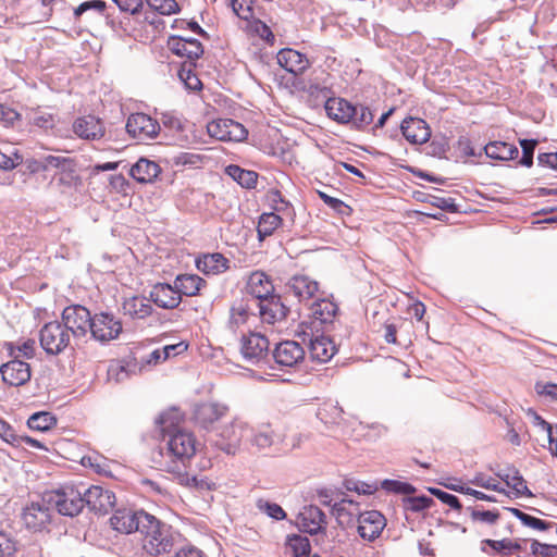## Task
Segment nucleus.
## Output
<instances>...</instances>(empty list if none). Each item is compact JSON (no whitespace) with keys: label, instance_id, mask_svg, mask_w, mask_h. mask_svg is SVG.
Instances as JSON below:
<instances>
[{"label":"nucleus","instance_id":"1","mask_svg":"<svg viewBox=\"0 0 557 557\" xmlns=\"http://www.w3.org/2000/svg\"><path fill=\"white\" fill-rule=\"evenodd\" d=\"M143 517L140 528L143 550L153 557L170 554L174 547L172 528L150 513Z\"/></svg>","mask_w":557,"mask_h":557},{"label":"nucleus","instance_id":"2","mask_svg":"<svg viewBox=\"0 0 557 557\" xmlns=\"http://www.w3.org/2000/svg\"><path fill=\"white\" fill-rule=\"evenodd\" d=\"M269 359V341L260 333L246 336V377L264 380L273 375Z\"/></svg>","mask_w":557,"mask_h":557},{"label":"nucleus","instance_id":"3","mask_svg":"<svg viewBox=\"0 0 557 557\" xmlns=\"http://www.w3.org/2000/svg\"><path fill=\"white\" fill-rule=\"evenodd\" d=\"M168 421L169 414L162 416V432L163 436L168 438V454L172 458L185 463L195 456L199 443L193 432L168 424Z\"/></svg>","mask_w":557,"mask_h":557},{"label":"nucleus","instance_id":"4","mask_svg":"<svg viewBox=\"0 0 557 557\" xmlns=\"http://www.w3.org/2000/svg\"><path fill=\"white\" fill-rule=\"evenodd\" d=\"M289 312V308L282 301L278 295L273 293L260 300H246V315H259L263 322L274 324L284 320Z\"/></svg>","mask_w":557,"mask_h":557},{"label":"nucleus","instance_id":"5","mask_svg":"<svg viewBox=\"0 0 557 557\" xmlns=\"http://www.w3.org/2000/svg\"><path fill=\"white\" fill-rule=\"evenodd\" d=\"M39 342L48 355H59L69 347L71 333L61 322H48L39 332Z\"/></svg>","mask_w":557,"mask_h":557},{"label":"nucleus","instance_id":"6","mask_svg":"<svg viewBox=\"0 0 557 557\" xmlns=\"http://www.w3.org/2000/svg\"><path fill=\"white\" fill-rule=\"evenodd\" d=\"M49 503L57 508L59 513L74 517L84 508V493L75 486H64L50 494Z\"/></svg>","mask_w":557,"mask_h":557},{"label":"nucleus","instance_id":"7","mask_svg":"<svg viewBox=\"0 0 557 557\" xmlns=\"http://www.w3.org/2000/svg\"><path fill=\"white\" fill-rule=\"evenodd\" d=\"M123 326L120 319L108 312L96 313L91 318V337L100 343H108L119 337Z\"/></svg>","mask_w":557,"mask_h":557},{"label":"nucleus","instance_id":"8","mask_svg":"<svg viewBox=\"0 0 557 557\" xmlns=\"http://www.w3.org/2000/svg\"><path fill=\"white\" fill-rule=\"evenodd\" d=\"M91 318L87 308L73 305L63 310L62 324L74 337H84L90 330Z\"/></svg>","mask_w":557,"mask_h":557},{"label":"nucleus","instance_id":"9","mask_svg":"<svg viewBox=\"0 0 557 557\" xmlns=\"http://www.w3.org/2000/svg\"><path fill=\"white\" fill-rule=\"evenodd\" d=\"M126 131L131 137L144 141L157 137L160 132V125L150 115L137 112L128 116Z\"/></svg>","mask_w":557,"mask_h":557},{"label":"nucleus","instance_id":"10","mask_svg":"<svg viewBox=\"0 0 557 557\" xmlns=\"http://www.w3.org/2000/svg\"><path fill=\"white\" fill-rule=\"evenodd\" d=\"M0 374L5 385L20 387L30 381L32 368L26 361L11 358L8 362L1 364Z\"/></svg>","mask_w":557,"mask_h":557},{"label":"nucleus","instance_id":"11","mask_svg":"<svg viewBox=\"0 0 557 557\" xmlns=\"http://www.w3.org/2000/svg\"><path fill=\"white\" fill-rule=\"evenodd\" d=\"M208 134L222 141H242L244 140V126L231 119H219L211 121L207 125Z\"/></svg>","mask_w":557,"mask_h":557},{"label":"nucleus","instance_id":"12","mask_svg":"<svg viewBox=\"0 0 557 557\" xmlns=\"http://www.w3.org/2000/svg\"><path fill=\"white\" fill-rule=\"evenodd\" d=\"M143 515H149L146 511H133L132 509H117L110 518V525L113 530L122 534H131L135 531L140 532L143 527Z\"/></svg>","mask_w":557,"mask_h":557},{"label":"nucleus","instance_id":"13","mask_svg":"<svg viewBox=\"0 0 557 557\" xmlns=\"http://www.w3.org/2000/svg\"><path fill=\"white\" fill-rule=\"evenodd\" d=\"M87 505L96 513H107L115 505V495L112 491L92 485L84 492V506Z\"/></svg>","mask_w":557,"mask_h":557},{"label":"nucleus","instance_id":"14","mask_svg":"<svg viewBox=\"0 0 557 557\" xmlns=\"http://www.w3.org/2000/svg\"><path fill=\"white\" fill-rule=\"evenodd\" d=\"M305 349L295 341H285L276 345L273 351L275 362L281 367L294 368L305 359Z\"/></svg>","mask_w":557,"mask_h":557},{"label":"nucleus","instance_id":"15","mask_svg":"<svg viewBox=\"0 0 557 557\" xmlns=\"http://www.w3.org/2000/svg\"><path fill=\"white\" fill-rule=\"evenodd\" d=\"M386 525L384 516L377 510H369L359 515L358 533L366 541H374Z\"/></svg>","mask_w":557,"mask_h":557},{"label":"nucleus","instance_id":"16","mask_svg":"<svg viewBox=\"0 0 557 557\" xmlns=\"http://www.w3.org/2000/svg\"><path fill=\"white\" fill-rule=\"evenodd\" d=\"M286 294L294 296L299 302L310 300L319 289L317 281L307 275L292 276L285 285Z\"/></svg>","mask_w":557,"mask_h":557},{"label":"nucleus","instance_id":"17","mask_svg":"<svg viewBox=\"0 0 557 557\" xmlns=\"http://www.w3.org/2000/svg\"><path fill=\"white\" fill-rule=\"evenodd\" d=\"M73 132L82 139L99 140L104 136L106 127L101 119L89 114L74 121Z\"/></svg>","mask_w":557,"mask_h":557},{"label":"nucleus","instance_id":"18","mask_svg":"<svg viewBox=\"0 0 557 557\" xmlns=\"http://www.w3.org/2000/svg\"><path fill=\"white\" fill-rule=\"evenodd\" d=\"M169 49L176 55L186 58V62H194L203 53L201 42L193 38L172 36L168 40Z\"/></svg>","mask_w":557,"mask_h":557},{"label":"nucleus","instance_id":"19","mask_svg":"<svg viewBox=\"0 0 557 557\" xmlns=\"http://www.w3.org/2000/svg\"><path fill=\"white\" fill-rule=\"evenodd\" d=\"M150 299L162 309H175L182 302V297L176 286L168 283H157L150 290Z\"/></svg>","mask_w":557,"mask_h":557},{"label":"nucleus","instance_id":"20","mask_svg":"<svg viewBox=\"0 0 557 557\" xmlns=\"http://www.w3.org/2000/svg\"><path fill=\"white\" fill-rule=\"evenodd\" d=\"M276 59L284 70L294 75L302 74L310 66L307 55L292 48L281 49Z\"/></svg>","mask_w":557,"mask_h":557},{"label":"nucleus","instance_id":"21","mask_svg":"<svg viewBox=\"0 0 557 557\" xmlns=\"http://www.w3.org/2000/svg\"><path fill=\"white\" fill-rule=\"evenodd\" d=\"M401 133L411 144L422 145L431 137V129L428 123L419 117H407L401 123Z\"/></svg>","mask_w":557,"mask_h":557},{"label":"nucleus","instance_id":"22","mask_svg":"<svg viewBox=\"0 0 557 557\" xmlns=\"http://www.w3.org/2000/svg\"><path fill=\"white\" fill-rule=\"evenodd\" d=\"M258 38L267 45H273L275 37L270 27L257 18L255 9L251 5H246V37Z\"/></svg>","mask_w":557,"mask_h":557},{"label":"nucleus","instance_id":"23","mask_svg":"<svg viewBox=\"0 0 557 557\" xmlns=\"http://www.w3.org/2000/svg\"><path fill=\"white\" fill-rule=\"evenodd\" d=\"M299 524L305 532L317 534L325 529L326 517L317 506L305 507L298 516Z\"/></svg>","mask_w":557,"mask_h":557},{"label":"nucleus","instance_id":"24","mask_svg":"<svg viewBox=\"0 0 557 557\" xmlns=\"http://www.w3.org/2000/svg\"><path fill=\"white\" fill-rule=\"evenodd\" d=\"M246 292L250 294L249 300H260L274 292L271 278L262 271L252 272L246 281Z\"/></svg>","mask_w":557,"mask_h":557},{"label":"nucleus","instance_id":"25","mask_svg":"<svg viewBox=\"0 0 557 557\" xmlns=\"http://www.w3.org/2000/svg\"><path fill=\"white\" fill-rule=\"evenodd\" d=\"M150 301V298L137 295L125 298L122 304L123 313L134 320L146 319L153 312Z\"/></svg>","mask_w":557,"mask_h":557},{"label":"nucleus","instance_id":"26","mask_svg":"<svg viewBox=\"0 0 557 557\" xmlns=\"http://www.w3.org/2000/svg\"><path fill=\"white\" fill-rule=\"evenodd\" d=\"M324 109L327 116L339 124H348L355 112L354 104L343 98L333 96L324 103Z\"/></svg>","mask_w":557,"mask_h":557},{"label":"nucleus","instance_id":"27","mask_svg":"<svg viewBox=\"0 0 557 557\" xmlns=\"http://www.w3.org/2000/svg\"><path fill=\"white\" fill-rule=\"evenodd\" d=\"M22 519L27 529L40 531L49 523L50 515L46 507L32 504L24 509Z\"/></svg>","mask_w":557,"mask_h":557},{"label":"nucleus","instance_id":"28","mask_svg":"<svg viewBox=\"0 0 557 557\" xmlns=\"http://www.w3.org/2000/svg\"><path fill=\"white\" fill-rule=\"evenodd\" d=\"M335 351V345L327 336L320 335L310 339L309 354L313 360L326 362L334 356Z\"/></svg>","mask_w":557,"mask_h":557},{"label":"nucleus","instance_id":"29","mask_svg":"<svg viewBox=\"0 0 557 557\" xmlns=\"http://www.w3.org/2000/svg\"><path fill=\"white\" fill-rule=\"evenodd\" d=\"M196 268L207 274H219L224 272L227 267V259L222 253H206L196 259Z\"/></svg>","mask_w":557,"mask_h":557},{"label":"nucleus","instance_id":"30","mask_svg":"<svg viewBox=\"0 0 557 557\" xmlns=\"http://www.w3.org/2000/svg\"><path fill=\"white\" fill-rule=\"evenodd\" d=\"M161 172L158 163L140 158L129 171L131 176L139 183L152 182Z\"/></svg>","mask_w":557,"mask_h":557},{"label":"nucleus","instance_id":"31","mask_svg":"<svg viewBox=\"0 0 557 557\" xmlns=\"http://www.w3.org/2000/svg\"><path fill=\"white\" fill-rule=\"evenodd\" d=\"M225 412V409L216 404L206 403L197 406L195 421L203 429H209Z\"/></svg>","mask_w":557,"mask_h":557},{"label":"nucleus","instance_id":"32","mask_svg":"<svg viewBox=\"0 0 557 557\" xmlns=\"http://www.w3.org/2000/svg\"><path fill=\"white\" fill-rule=\"evenodd\" d=\"M175 286L180 292V295L188 297L197 296L202 287L206 286V281L197 274H181L177 275Z\"/></svg>","mask_w":557,"mask_h":557},{"label":"nucleus","instance_id":"33","mask_svg":"<svg viewBox=\"0 0 557 557\" xmlns=\"http://www.w3.org/2000/svg\"><path fill=\"white\" fill-rule=\"evenodd\" d=\"M484 150L488 158L500 161L513 160L519 153L515 145L505 141H492L485 146Z\"/></svg>","mask_w":557,"mask_h":557},{"label":"nucleus","instance_id":"34","mask_svg":"<svg viewBox=\"0 0 557 557\" xmlns=\"http://www.w3.org/2000/svg\"><path fill=\"white\" fill-rule=\"evenodd\" d=\"M310 313L311 315L320 321L321 323H329L332 322L338 307L335 302L329 300V299H318L310 306Z\"/></svg>","mask_w":557,"mask_h":557},{"label":"nucleus","instance_id":"35","mask_svg":"<svg viewBox=\"0 0 557 557\" xmlns=\"http://www.w3.org/2000/svg\"><path fill=\"white\" fill-rule=\"evenodd\" d=\"M305 90L309 96V101L314 107H318L321 103H325L327 99L332 98L333 96V91L326 82L320 84L318 82L310 79L306 84Z\"/></svg>","mask_w":557,"mask_h":557},{"label":"nucleus","instance_id":"36","mask_svg":"<svg viewBox=\"0 0 557 557\" xmlns=\"http://www.w3.org/2000/svg\"><path fill=\"white\" fill-rule=\"evenodd\" d=\"M490 546L494 553L500 556H510L522 549L520 543L517 541H511L509 539H504L500 541L496 540H483L482 541V550L486 554H490L485 546Z\"/></svg>","mask_w":557,"mask_h":557},{"label":"nucleus","instance_id":"37","mask_svg":"<svg viewBox=\"0 0 557 557\" xmlns=\"http://www.w3.org/2000/svg\"><path fill=\"white\" fill-rule=\"evenodd\" d=\"M280 212H268L261 214L258 222V236L260 240H263L267 236L273 234V232L282 224V216Z\"/></svg>","mask_w":557,"mask_h":557},{"label":"nucleus","instance_id":"38","mask_svg":"<svg viewBox=\"0 0 557 557\" xmlns=\"http://www.w3.org/2000/svg\"><path fill=\"white\" fill-rule=\"evenodd\" d=\"M57 422V418L51 412L39 411L28 418L27 425L32 430L46 432L54 428Z\"/></svg>","mask_w":557,"mask_h":557},{"label":"nucleus","instance_id":"39","mask_svg":"<svg viewBox=\"0 0 557 557\" xmlns=\"http://www.w3.org/2000/svg\"><path fill=\"white\" fill-rule=\"evenodd\" d=\"M467 511L469 512L473 523L494 525L497 523L500 517L498 510H485L482 506L479 505L468 507Z\"/></svg>","mask_w":557,"mask_h":557},{"label":"nucleus","instance_id":"40","mask_svg":"<svg viewBox=\"0 0 557 557\" xmlns=\"http://www.w3.org/2000/svg\"><path fill=\"white\" fill-rule=\"evenodd\" d=\"M178 77L184 83L185 87L193 91H199L202 88V83L195 73L194 62H184L178 70Z\"/></svg>","mask_w":557,"mask_h":557},{"label":"nucleus","instance_id":"41","mask_svg":"<svg viewBox=\"0 0 557 557\" xmlns=\"http://www.w3.org/2000/svg\"><path fill=\"white\" fill-rule=\"evenodd\" d=\"M5 349L10 358L14 359H33L36 352V344L34 339H27L17 345L14 343H7Z\"/></svg>","mask_w":557,"mask_h":557},{"label":"nucleus","instance_id":"42","mask_svg":"<svg viewBox=\"0 0 557 557\" xmlns=\"http://www.w3.org/2000/svg\"><path fill=\"white\" fill-rule=\"evenodd\" d=\"M318 419L327 426L337 425L343 420V410L333 404H324L317 411Z\"/></svg>","mask_w":557,"mask_h":557},{"label":"nucleus","instance_id":"43","mask_svg":"<svg viewBox=\"0 0 557 557\" xmlns=\"http://www.w3.org/2000/svg\"><path fill=\"white\" fill-rule=\"evenodd\" d=\"M354 111L352 117L349 121L354 128L362 131L373 122L374 114L367 106L356 104L354 106Z\"/></svg>","mask_w":557,"mask_h":557},{"label":"nucleus","instance_id":"44","mask_svg":"<svg viewBox=\"0 0 557 557\" xmlns=\"http://www.w3.org/2000/svg\"><path fill=\"white\" fill-rule=\"evenodd\" d=\"M175 479L180 485L196 491H209L212 488V484L207 479L190 475L187 472H176Z\"/></svg>","mask_w":557,"mask_h":557},{"label":"nucleus","instance_id":"45","mask_svg":"<svg viewBox=\"0 0 557 557\" xmlns=\"http://www.w3.org/2000/svg\"><path fill=\"white\" fill-rule=\"evenodd\" d=\"M498 476L506 483V485L512 488L517 495H531L525 481L520 475L519 471L512 469Z\"/></svg>","mask_w":557,"mask_h":557},{"label":"nucleus","instance_id":"46","mask_svg":"<svg viewBox=\"0 0 557 557\" xmlns=\"http://www.w3.org/2000/svg\"><path fill=\"white\" fill-rule=\"evenodd\" d=\"M244 324V308H232L231 317L228 321V329L233 332L234 335H238V339L240 343V351L244 350V334L240 333V327Z\"/></svg>","mask_w":557,"mask_h":557},{"label":"nucleus","instance_id":"47","mask_svg":"<svg viewBox=\"0 0 557 557\" xmlns=\"http://www.w3.org/2000/svg\"><path fill=\"white\" fill-rule=\"evenodd\" d=\"M203 157L195 152H180L172 158V164L175 166L200 168Z\"/></svg>","mask_w":557,"mask_h":557},{"label":"nucleus","instance_id":"48","mask_svg":"<svg viewBox=\"0 0 557 557\" xmlns=\"http://www.w3.org/2000/svg\"><path fill=\"white\" fill-rule=\"evenodd\" d=\"M148 7L162 14L171 15L180 11V5L176 0H145Z\"/></svg>","mask_w":557,"mask_h":557},{"label":"nucleus","instance_id":"49","mask_svg":"<svg viewBox=\"0 0 557 557\" xmlns=\"http://www.w3.org/2000/svg\"><path fill=\"white\" fill-rule=\"evenodd\" d=\"M344 486L349 492H356L361 495H372L374 494L379 486L376 483H367L362 481H357L354 479H347L344 481Z\"/></svg>","mask_w":557,"mask_h":557},{"label":"nucleus","instance_id":"50","mask_svg":"<svg viewBox=\"0 0 557 557\" xmlns=\"http://www.w3.org/2000/svg\"><path fill=\"white\" fill-rule=\"evenodd\" d=\"M515 517H517L524 525L530 527L535 530H546L548 528L547 523L539 518L530 516L520 509L517 508H507Z\"/></svg>","mask_w":557,"mask_h":557},{"label":"nucleus","instance_id":"51","mask_svg":"<svg viewBox=\"0 0 557 557\" xmlns=\"http://www.w3.org/2000/svg\"><path fill=\"white\" fill-rule=\"evenodd\" d=\"M257 507L260 511L265 512L269 517L275 520H283L286 517L284 509L275 503L259 499L257 502Z\"/></svg>","mask_w":557,"mask_h":557},{"label":"nucleus","instance_id":"52","mask_svg":"<svg viewBox=\"0 0 557 557\" xmlns=\"http://www.w3.org/2000/svg\"><path fill=\"white\" fill-rule=\"evenodd\" d=\"M289 546L296 557H308L310 554L311 548L307 537L295 535L289 539Z\"/></svg>","mask_w":557,"mask_h":557},{"label":"nucleus","instance_id":"53","mask_svg":"<svg viewBox=\"0 0 557 557\" xmlns=\"http://www.w3.org/2000/svg\"><path fill=\"white\" fill-rule=\"evenodd\" d=\"M382 487L388 492H394L398 494L409 495L414 492V487L405 482L396 481V480H384L382 482Z\"/></svg>","mask_w":557,"mask_h":557},{"label":"nucleus","instance_id":"54","mask_svg":"<svg viewBox=\"0 0 557 557\" xmlns=\"http://www.w3.org/2000/svg\"><path fill=\"white\" fill-rule=\"evenodd\" d=\"M537 141L534 139H521L520 146L522 148V158L520 164L524 166H531L533 164V153Z\"/></svg>","mask_w":557,"mask_h":557},{"label":"nucleus","instance_id":"55","mask_svg":"<svg viewBox=\"0 0 557 557\" xmlns=\"http://www.w3.org/2000/svg\"><path fill=\"white\" fill-rule=\"evenodd\" d=\"M267 200L270 205V207L275 211V212H285L287 210H289V206H288V202H286L283 198H282V195L278 190L276 189H272L270 191L267 193Z\"/></svg>","mask_w":557,"mask_h":557},{"label":"nucleus","instance_id":"56","mask_svg":"<svg viewBox=\"0 0 557 557\" xmlns=\"http://www.w3.org/2000/svg\"><path fill=\"white\" fill-rule=\"evenodd\" d=\"M471 483L479 487L496 491L499 493H505V490L499 485V483H497L493 478H488L483 473L475 474L474 478L471 480Z\"/></svg>","mask_w":557,"mask_h":557},{"label":"nucleus","instance_id":"57","mask_svg":"<svg viewBox=\"0 0 557 557\" xmlns=\"http://www.w3.org/2000/svg\"><path fill=\"white\" fill-rule=\"evenodd\" d=\"M432 504H433V499L430 497H426V496L409 497L406 500L407 509H409L413 512H419L423 509L430 508Z\"/></svg>","mask_w":557,"mask_h":557},{"label":"nucleus","instance_id":"58","mask_svg":"<svg viewBox=\"0 0 557 557\" xmlns=\"http://www.w3.org/2000/svg\"><path fill=\"white\" fill-rule=\"evenodd\" d=\"M430 492L436 496L441 502L448 505L450 508L460 511L462 508V505L460 504L459 499L449 493H446L438 488H430Z\"/></svg>","mask_w":557,"mask_h":557},{"label":"nucleus","instance_id":"59","mask_svg":"<svg viewBox=\"0 0 557 557\" xmlns=\"http://www.w3.org/2000/svg\"><path fill=\"white\" fill-rule=\"evenodd\" d=\"M106 8H107V4L102 0L85 1V2L81 3L77 8H75L74 16L76 18H78L83 15V13H85L88 10H96V11L102 13L106 10Z\"/></svg>","mask_w":557,"mask_h":557},{"label":"nucleus","instance_id":"60","mask_svg":"<svg viewBox=\"0 0 557 557\" xmlns=\"http://www.w3.org/2000/svg\"><path fill=\"white\" fill-rule=\"evenodd\" d=\"M22 163V157L16 152L10 151L9 153L0 150V169L12 170Z\"/></svg>","mask_w":557,"mask_h":557},{"label":"nucleus","instance_id":"61","mask_svg":"<svg viewBox=\"0 0 557 557\" xmlns=\"http://www.w3.org/2000/svg\"><path fill=\"white\" fill-rule=\"evenodd\" d=\"M0 437L8 444L18 447V435L13 428L3 420H0Z\"/></svg>","mask_w":557,"mask_h":557},{"label":"nucleus","instance_id":"62","mask_svg":"<svg viewBox=\"0 0 557 557\" xmlns=\"http://www.w3.org/2000/svg\"><path fill=\"white\" fill-rule=\"evenodd\" d=\"M541 426L545 432L546 440L548 441V449L553 455H557V430H554L553 426L541 420Z\"/></svg>","mask_w":557,"mask_h":557},{"label":"nucleus","instance_id":"63","mask_svg":"<svg viewBox=\"0 0 557 557\" xmlns=\"http://www.w3.org/2000/svg\"><path fill=\"white\" fill-rule=\"evenodd\" d=\"M121 11L136 14L143 8V0H112Z\"/></svg>","mask_w":557,"mask_h":557},{"label":"nucleus","instance_id":"64","mask_svg":"<svg viewBox=\"0 0 557 557\" xmlns=\"http://www.w3.org/2000/svg\"><path fill=\"white\" fill-rule=\"evenodd\" d=\"M252 445L260 449L269 448L273 444V435L270 430L260 431L251 440Z\"/></svg>","mask_w":557,"mask_h":557}]
</instances>
